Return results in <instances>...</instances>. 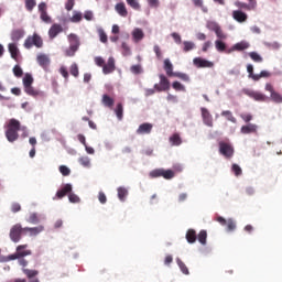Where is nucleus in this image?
Here are the masks:
<instances>
[{
  "instance_id": "nucleus-45",
  "label": "nucleus",
  "mask_w": 282,
  "mask_h": 282,
  "mask_svg": "<svg viewBox=\"0 0 282 282\" xmlns=\"http://www.w3.org/2000/svg\"><path fill=\"white\" fill-rule=\"evenodd\" d=\"M123 111H124V108L122 107V104H118L117 108L115 109V112H116V116H117L118 120H122Z\"/></svg>"
},
{
  "instance_id": "nucleus-31",
  "label": "nucleus",
  "mask_w": 282,
  "mask_h": 282,
  "mask_svg": "<svg viewBox=\"0 0 282 282\" xmlns=\"http://www.w3.org/2000/svg\"><path fill=\"white\" fill-rule=\"evenodd\" d=\"M215 47L217 50V52L224 53L226 52V54H228V50H226V42L221 41V40H216L215 41Z\"/></svg>"
},
{
  "instance_id": "nucleus-12",
  "label": "nucleus",
  "mask_w": 282,
  "mask_h": 282,
  "mask_svg": "<svg viewBox=\"0 0 282 282\" xmlns=\"http://www.w3.org/2000/svg\"><path fill=\"white\" fill-rule=\"evenodd\" d=\"M246 96H249V98H253L257 102H267L268 101V96L263 93L254 91L247 89L245 90Z\"/></svg>"
},
{
  "instance_id": "nucleus-17",
  "label": "nucleus",
  "mask_w": 282,
  "mask_h": 282,
  "mask_svg": "<svg viewBox=\"0 0 282 282\" xmlns=\"http://www.w3.org/2000/svg\"><path fill=\"white\" fill-rule=\"evenodd\" d=\"M61 32H63V25L55 23L50 28L48 36L51 40H54L61 34Z\"/></svg>"
},
{
  "instance_id": "nucleus-6",
  "label": "nucleus",
  "mask_w": 282,
  "mask_h": 282,
  "mask_svg": "<svg viewBox=\"0 0 282 282\" xmlns=\"http://www.w3.org/2000/svg\"><path fill=\"white\" fill-rule=\"evenodd\" d=\"M218 147H219L220 155L226 158V160H230V159L234 158V155H235V147H232L231 143L225 142V141H220Z\"/></svg>"
},
{
  "instance_id": "nucleus-14",
  "label": "nucleus",
  "mask_w": 282,
  "mask_h": 282,
  "mask_svg": "<svg viewBox=\"0 0 282 282\" xmlns=\"http://www.w3.org/2000/svg\"><path fill=\"white\" fill-rule=\"evenodd\" d=\"M45 230L43 225L37 227H24V235H30V237H36V235H41Z\"/></svg>"
},
{
  "instance_id": "nucleus-58",
  "label": "nucleus",
  "mask_w": 282,
  "mask_h": 282,
  "mask_svg": "<svg viewBox=\"0 0 282 282\" xmlns=\"http://www.w3.org/2000/svg\"><path fill=\"white\" fill-rule=\"evenodd\" d=\"M121 47H122V54L123 56H131V48L129 47V44H127L126 42H123L121 44Z\"/></svg>"
},
{
  "instance_id": "nucleus-34",
  "label": "nucleus",
  "mask_w": 282,
  "mask_h": 282,
  "mask_svg": "<svg viewBox=\"0 0 282 282\" xmlns=\"http://www.w3.org/2000/svg\"><path fill=\"white\" fill-rule=\"evenodd\" d=\"M24 91L25 94H28V96H33V98H36V96H41V91L34 89V87L32 86L24 87Z\"/></svg>"
},
{
  "instance_id": "nucleus-10",
  "label": "nucleus",
  "mask_w": 282,
  "mask_h": 282,
  "mask_svg": "<svg viewBox=\"0 0 282 282\" xmlns=\"http://www.w3.org/2000/svg\"><path fill=\"white\" fill-rule=\"evenodd\" d=\"M160 84H155L154 85V89L155 91H169L171 89V82L169 80V78H166V76L164 75H160Z\"/></svg>"
},
{
  "instance_id": "nucleus-23",
  "label": "nucleus",
  "mask_w": 282,
  "mask_h": 282,
  "mask_svg": "<svg viewBox=\"0 0 282 282\" xmlns=\"http://www.w3.org/2000/svg\"><path fill=\"white\" fill-rule=\"evenodd\" d=\"M25 36V31L23 29H15L11 32V41L14 43H18V41H21Z\"/></svg>"
},
{
  "instance_id": "nucleus-50",
  "label": "nucleus",
  "mask_w": 282,
  "mask_h": 282,
  "mask_svg": "<svg viewBox=\"0 0 282 282\" xmlns=\"http://www.w3.org/2000/svg\"><path fill=\"white\" fill-rule=\"evenodd\" d=\"M195 8H200L203 12H208V8L204 7V0H192Z\"/></svg>"
},
{
  "instance_id": "nucleus-29",
  "label": "nucleus",
  "mask_w": 282,
  "mask_h": 282,
  "mask_svg": "<svg viewBox=\"0 0 282 282\" xmlns=\"http://www.w3.org/2000/svg\"><path fill=\"white\" fill-rule=\"evenodd\" d=\"M170 143L172 147H180L182 144V137H180V133H174L170 137Z\"/></svg>"
},
{
  "instance_id": "nucleus-62",
  "label": "nucleus",
  "mask_w": 282,
  "mask_h": 282,
  "mask_svg": "<svg viewBox=\"0 0 282 282\" xmlns=\"http://www.w3.org/2000/svg\"><path fill=\"white\" fill-rule=\"evenodd\" d=\"M74 6H76L74 0H67L65 3V10H67V12H72V10H74Z\"/></svg>"
},
{
  "instance_id": "nucleus-16",
  "label": "nucleus",
  "mask_w": 282,
  "mask_h": 282,
  "mask_svg": "<svg viewBox=\"0 0 282 282\" xmlns=\"http://www.w3.org/2000/svg\"><path fill=\"white\" fill-rule=\"evenodd\" d=\"M202 118L206 127H213V115L206 108H200Z\"/></svg>"
},
{
  "instance_id": "nucleus-52",
  "label": "nucleus",
  "mask_w": 282,
  "mask_h": 282,
  "mask_svg": "<svg viewBox=\"0 0 282 282\" xmlns=\"http://www.w3.org/2000/svg\"><path fill=\"white\" fill-rule=\"evenodd\" d=\"M130 72H131V74H134V75L142 74V65H140V64L132 65L130 67Z\"/></svg>"
},
{
  "instance_id": "nucleus-43",
  "label": "nucleus",
  "mask_w": 282,
  "mask_h": 282,
  "mask_svg": "<svg viewBox=\"0 0 282 282\" xmlns=\"http://www.w3.org/2000/svg\"><path fill=\"white\" fill-rule=\"evenodd\" d=\"M28 12H32L36 8V0H24Z\"/></svg>"
},
{
  "instance_id": "nucleus-39",
  "label": "nucleus",
  "mask_w": 282,
  "mask_h": 282,
  "mask_svg": "<svg viewBox=\"0 0 282 282\" xmlns=\"http://www.w3.org/2000/svg\"><path fill=\"white\" fill-rule=\"evenodd\" d=\"M247 72L249 74V78H252V80H259V76L254 74V66H252V64L247 66Z\"/></svg>"
},
{
  "instance_id": "nucleus-19",
  "label": "nucleus",
  "mask_w": 282,
  "mask_h": 282,
  "mask_svg": "<svg viewBox=\"0 0 282 282\" xmlns=\"http://www.w3.org/2000/svg\"><path fill=\"white\" fill-rule=\"evenodd\" d=\"M232 18L235 19V21H237L238 23H246L248 21V14H246L243 11L241 10H235L232 11Z\"/></svg>"
},
{
  "instance_id": "nucleus-38",
  "label": "nucleus",
  "mask_w": 282,
  "mask_h": 282,
  "mask_svg": "<svg viewBox=\"0 0 282 282\" xmlns=\"http://www.w3.org/2000/svg\"><path fill=\"white\" fill-rule=\"evenodd\" d=\"M249 57L251 61H253V63H263V57L257 52H250Z\"/></svg>"
},
{
  "instance_id": "nucleus-46",
  "label": "nucleus",
  "mask_w": 282,
  "mask_h": 282,
  "mask_svg": "<svg viewBox=\"0 0 282 282\" xmlns=\"http://www.w3.org/2000/svg\"><path fill=\"white\" fill-rule=\"evenodd\" d=\"M175 78L184 80V83H191V77L186 73H174Z\"/></svg>"
},
{
  "instance_id": "nucleus-4",
  "label": "nucleus",
  "mask_w": 282,
  "mask_h": 282,
  "mask_svg": "<svg viewBox=\"0 0 282 282\" xmlns=\"http://www.w3.org/2000/svg\"><path fill=\"white\" fill-rule=\"evenodd\" d=\"M69 47L65 51L66 56H74L76 52H78V47H80V40L78 35L70 33L68 35Z\"/></svg>"
},
{
  "instance_id": "nucleus-53",
  "label": "nucleus",
  "mask_w": 282,
  "mask_h": 282,
  "mask_svg": "<svg viewBox=\"0 0 282 282\" xmlns=\"http://www.w3.org/2000/svg\"><path fill=\"white\" fill-rule=\"evenodd\" d=\"M40 19L44 23H52V17H50V14H47V11L40 13Z\"/></svg>"
},
{
  "instance_id": "nucleus-32",
  "label": "nucleus",
  "mask_w": 282,
  "mask_h": 282,
  "mask_svg": "<svg viewBox=\"0 0 282 282\" xmlns=\"http://www.w3.org/2000/svg\"><path fill=\"white\" fill-rule=\"evenodd\" d=\"M195 47H196L195 42H191V41L183 42V52L185 53L193 52Z\"/></svg>"
},
{
  "instance_id": "nucleus-64",
  "label": "nucleus",
  "mask_w": 282,
  "mask_h": 282,
  "mask_svg": "<svg viewBox=\"0 0 282 282\" xmlns=\"http://www.w3.org/2000/svg\"><path fill=\"white\" fill-rule=\"evenodd\" d=\"M79 164H82V166H89V164H91V162L89 161L88 156H82L79 159Z\"/></svg>"
},
{
  "instance_id": "nucleus-7",
  "label": "nucleus",
  "mask_w": 282,
  "mask_h": 282,
  "mask_svg": "<svg viewBox=\"0 0 282 282\" xmlns=\"http://www.w3.org/2000/svg\"><path fill=\"white\" fill-rule=\"evenodd\" d=\"M150 177H164V180H173L175 177V172L172 170L156 169L150 172Z\"/></svg>"
},
{
  "instance_id": "nucleus-28",
  "label": "nucleus",
  "mask_w": 282,
  "mask_h": 282,
  "mask_svg": "<svg viewBox=\"0 0 282 282\" xmlns=\"http://www.w3.org/2000/svg\"><path fill=\"white\" fill-rule=\"evenodd\" d=\"M164 69H165V74L167 76H175V73H173V64L171 63V59L166 58L164 59Z\"/></svg>"
},
{
  "instance_id": "nucleus-24",
  "label": "nucleus",
  "mask_w": 282,
  "mask_h": 282,
  "mask_svg": "<svg viewBox=\"0 0 282 282\" xmlns=\"http://www.w3.org/2000/svg\"><path fill=\"white\" fill-rule=\"evenodd\" d=\"M257 124L254 123H249L247 126H242L240 129V132L243 133V135H248L250 133H257Z\"/></svg>"
},
{
  "instance_id": "nucleus-5",
  "label": "nucleus",
  "mask_w": 282,
  "mask_h": 282,
  "mask_svg": "<svg viewBox=\"0 0 282 282\" xmlns=\"http://www.w3.org/2000/svg\"><path fill=\"white\" fill-rule=\"evenodd\" d=\"M23 235H25V228H23L21 224H15L11 227L9 237L13 243H19Z\"/></svg>"
},
{
  "instance_id": "nucleus-41",
  "label": "nucleus",
  "mask_w": 282,
  "mask_h": 282,
  "mask_svg": "<svg viewBox=\"0 0 282 282\" xmlns=\"http://www.w3.org/2000/svg\"><path fill=\"white\" fill-rule=\"evenodd\" d=\"M176 263L180 268V270L183 272V274H189L188 267L182 261L180 258L176 259Z\"/></svg>"
},
{
  "instance_id": "nucleus-51",
  "label": "nucleus",
  "mask_w": 282,
  "mask_h": 282,
  "mask_svg": "<svg viewBox=\"0 0 282 282\" xmlns=\"http://www.w3.org/2000/svg\"><path fill=\"white\" fill-rule=\"evenodd\" d=\"M215 34L218 41H226V39H228V35L224 32V30H221V28L218 29Z\"/></svg>"
},
{
  "instance_id": "nucleus-57",
  "label": "nucleus",
  "mask_w": 282,
  "mask_h": 282,
  "mask_svg": "<svg viewBox=\"0 0 282 282\" xmlns=\"http://www.w3.org/2000/svg\"><path fill=\"white\" fill-rule=\"evenodd\" d=\"M69 72L72 74V76H74L75 78H78V65L76 63L70 65Z\"/></svg>"
},
{
  "instance_id": "nucleus-33",
  "label": "nucleus",
  "mask_w": 282,
  "mask_h": 282,
  "mask_svg": "<svg viewBox=\"0 0 282 282\" xmlns=\"http://www.w3.org/2000/svg\"><path fill=\"white\" fill-rule=\"evenodd\" d=\"M23 274L32 281V279H35L34 276H39V271L37 270H32V269H22Z\"/></svg>"
},
{
  "instance_id": "nucleus-56",
  "label": "nucleus",
  "mask_w": 282,
  "mask_h": 282,
  "mask_svg": "<svg viewBox=\"0 0 282 282\" xmlns=\"http://www.w3.org/2000/svg\"><path fill=\"white\" fill-rule=\"evenodd\" d=\"M172 87L175 89V91H186V87H184V85H182L180 82H174Z\"/></svg>"
},
{
  "instance_id": "nucleus-1",
  "label": "nucleus",
  "mask_w": 282,
  "mask_h": 282,
  "mask_svg": "<svg viewBox=\"0 0 282 282\" xmlns=\"http://www.w3.org/2000/svg\"><path fill=\"white\" fill-rule=\"evenodd\" d=\"M25 127H21L20 120L10 119L6 131L8 142H17L19 140V131H25Z\"/></svg>"
},
{
  "instance_id": "nucleus-25",
  "label": "nucleus",
  "mask_w": 282,
  "mask_h": 282,
  "mask_svg": "<svg viewBox=\"0 0 282 282\" xmlns=\"http://www.w3.org/2000/svg\"><path fill=\"white\" fill-rule=\"evenodd\" d=\"M8 50L11 54V58H13V61H19V46H17L15 43H9Z\"/></svg>"
},
{
  "instance_id": "nucleus-37",
  "label": "nucleus",
  "mask_w": 282,
  "mask_h": 282,
  "mask_svg": "<svg viewBox=\"0 0 282 282\" xmlns=\"http://www.w3.org/2000/svg\"><path fill=\"white\" fill-rule=\"evenodd\" d=\"M221 116H224V118L229 120V122H234V124L237 123V118H235V116H232V112L230 110H224L221 112Z\"/></svg>"
},
{
  "instance_id": "nucleus-44",
  "label": "nucleus",
  "mask_w": 282,
  "mask_h": 282,
  "mask_svg": "<svg viewBox=\"0 0 282 282\" xmlns=\"http://www.w3.org/2000/svg\"><path fill=\"white\" fill-rule=\"evenodd\" d=\"M113 98L109 97V95H104L102 96V104L105 107H113Z\"/></svg>"
},
{
  "instance_id": "nucleus-8",
  "label": "nucleus",
  "mask_w": 282,
  "mask_h": 282,
  "mask_svg": "<svg viewBox=\"0 0 282 282\" xmlns=\"http://www.w3.org/2000/svg\"><path fill=\"white\" fill-rule=\"evenodd\" d=\"M25 248H28V245H19L15 249V253L9 254L7 257V261H17V259H22V257H30V254H32V251L21 252V250H25Z\"/></svg>"
},
{
  "instance_id": "nucleus-21",
  "label": "nucleus",
  "mask_w": 282,
  "mask_h": 282,
  "mask_svg": "<svg viewBox=\"0 0 282 282\" xmlns=\"http://www.w3.org/2000/svg\"><path fill=\"white\" fill-rule=\"evenodd\" d=\"M72 193V184H65L61 189L56 192L57 199H63L66 195Z\"/></svg>"
},
{
  "instance_id": "nucleus-9",
  "label": "nucleus",
  "mask_w": 282,
  "mask_h": 282,
  "mask_svg": "<svg viewBox=\"0 0 282 282\" xmlns=\"http://www.w3.org/2000/svg\"><path fill=\"white\" fill-rule=\"evenodd\" d=\"M265 91L270 93V98L272 102H275V105H282V95L274 90V86L272 84L268 83L264 87Z\"/></svg>"
},
{
  "instance_id": "nucleus-35",
  "label": "nucleus",
  "mask_w": 282,
  "mask_h": 282,
  "mask_svg": "<svg viewBox=\"0 0 282 282\" xmlns=\"http://www.w3.org/2000/svg\"><path fill=\"white\" fill-rule=\"evenodd\" d=\"M34 83V77L30 73H26L23 77V86L30 87Z\"/></svg>"
},
{
  "instance_id": "nucleus-60",
  "label": "nucleus",
  "mask_w": 282,
  "mask_h": 282,
  "mask_svg": "<svg viewBox=\"0 0 282 282\" xmlns=\"http://www.w3.org/2000/svg\"><path fill=\"white\" fill-rule=\"evenodd\" d=\"M98 34H99L100 42L101 43H107L108 37H107V33H105V30L99 29Z\"/></svg>"
},
{
  "instance_id": "nucleus-3",
  "label": "nucleus",
  "mask_w": 282,
  "mask_h": 282,
  "mask_svg": "<svg viewBox=\"0 0 282 282\" xmlns=\"http://www.w3.org/2000/svg\"><path fill=\"white\" fill-rule=\"evenodd\" d=\"M23 46L25 50H32L33 47L41 50L43 47V37L37 33H33L25 39Z\"/></svg>"
},
{
  "instance_id": "nucleus-63",
  "label": "nucleus",
  "mask_w": 282,
  "mask_h": 282,
  "mask_svg": "<svg viewBox=\"0 0 282 282\" xmlns=\"http://www.w3.org/2000/svg\"><path fill=\"white\" fill-rule=\"evenodd\" d=\"M153 52L155 53L156 58L162 61V50L160 48V45H154Z\"/></svg>"
},
{
  "instance_id": "nucleus-49",
  "label": "nucleus",
  "mask_w": 282,
  "mask_h": 282,
  "mask_svg": "<svg viewBox=\"0 0 282 282\" xmlns=\"http://www.w3.org/2000/svg\"><path fill=\"white\" fill-rule=\"evenodd\" d=\"M221 26L217 22L209 21L207 22V30H210L212 32H215L219 30Z\"/></svg>"
},
{
  "instance_id": "nucleus-11",
  "label": "nucleus",
  "mask_w": 282,
  "mask_h": 282,
  "mask_svg": "<svg viewBox=\"0 0 282 282\" xmlns=\"http://www.w3.org/2000/svg\"><path fill=\"white\" fill-rule=\"evenodd\" d=\"M193 65H195L197 67V69H204V68H213L215 67V63L208 61V59H204L202 57H195L193 59Z\"/></svg>"
},
{
  "instance_id": "nucleus-13",
  "label": "nucleus",
  "mask_w": 282,
  "mask_h": 282,
  "mask_svg": "<svg viewBox=\"0 0 282 282\" xmlns=\"http://www.w3.org/2000/svg\"><path fill=\"white\" fill-rule=\"evenodd\" d=\"M216 221H218V224H220V226H227V230L229 232H232V230H235L237 228V224L231 218L226 220V218L218 216L216 218Z\"/></svg>"
},
{
  "instance_id": "nucleus-61",
  "label": "nucleus",
  "mask_w": 282,
  "mask_h": 282,
  "mask_svg": "<svg viewBox=\"0 0 282 282\" xmlns=\"http://www.w3.org/2000/svg\"><path fill=\"white\" fill-rule=\"evenodd\" d=\"M59 173H62V175L67 177V175H69V173H72V170H69V167H67V165H61Z\"/></svg>"
},
{
  "instance_id": "nucleus-18",
  "label": "nucleus",
  "mask_w": 282,
  "mask_h": 282,
  "mask_svg": "<svg viewBox=\"0 0 282 282\" xmlns=\"http://www.w3.org/2000/svg\"><path fill=\"white\" fill-rule=\"evenodd\" d=\"M250 44L248 42L236 43L231 48L227 50V54H232V52H243V50H248Z\"/></svg>"
},
{
  "instance_id": "nucleus-20",
  "label": "nucleus",
  "mask_w": 282,
  "mask_h": 282,
  "mask_svg": "<svg viewBox=\"0 0 282 282\" xmlns=\"http://www.w3.org/2000/svg\"><path fill=\"white\" fill-rule=\"evenodd\" d=\"M151 131H153V124H151V123H142L137 129L138 135L149 134V133H151Z\"/></svg>"
},
{
  "instance_id": "nucleus-2",
  "label": "nucleus",
  "mask_w": 282,
  "mask_h": 282,
  "mask_svg": "<svg viewBox=\"0 0 282 282\" xmlns=\"http://www.w3.org/2000/svg\"><path fill=\"white\" fill-rule=\"evenodd\" d=\"M94 61H95V65H97V67H101L102 74L109 75V74H113V72H116V58H113V56H110L108 58L107 63H105V58H102L100 56H96L94 58Z\"/></svg>"
},
{
  "instance_id": "nucleus-27",
  "label": "nucleus",
  "mask_w": 282,
  "mask_h": 282,
  "mask_svg": "<svg viewBox=\"0 0 282 282\" xmlns=\"http://www.w3.org/2000/svg\"><path fill=\"white\" fill-rule=\"evenodd\" d=\"M185 237L187 243H195V241H197V232L195 229H188Z\"/></svg>"
},
{
  "instance_id": "nucleus-59",
  "label": "nucleus",
  "mask_w": 282,
  "mask_h": 282,
  "mask_svg": "<svg viewBox=\"0 0 282 282\" xmlns=\"http://www.w3.org/2000/svg\"><path fill=\"white\" fill-rule=\"evenodd\" d=\"M13 74L17 78H21V76H23V68H21L19 65H15L13 67Z\"/></svg>"
},
{
  "instance_id": "nucleus-40",
  "label": "nucleus",
  "mask_w": 282,
  "mask_h": 282,
  "mask_svg": "<svg viewBox=\"0 0 282 282\" xmlns=\"http://www.w3.org/2000/svg\"><path fill=\"white\" fill-rule=\"evenodd\" d=\"M83 21V13L78 11L73 12V17L70 18L72 23H80Z\"/></svg>"
},
{
  "instance_id": "nucleus-36",
  "label": "nucleus",
  "mask_w": 282,
  "mask_h": 282,
  "mask_svg": "<svg viewBox=\"0 0 282 282\" xmlns=\"http://www.w3.org/2000/svg\"><path fill=\"white\" fill-rule=\"evenodd\" d=\"M117 192H118V198L120 199V202H124L126 197L129 195V191H127V188L124 187H119Z\"/></svg>"
},
{
  "instance_id": "nucleus-30",
  "label": "nucleus",
  "mask_w": 282,
  "mask_h": 282,
  "mask_svg": "<svg viewBox=\"0 0 282 282\" xmlns=\"http://www.w3.org/2000/svg\"><path fill=\"white\" fill-rule=\"evenodd\" d=\"M132 36L135 43H139V41H142V39H144V31H142V29H134L132 32Z\"/></svg>"
},
{
  "instance_id": "nucleus-55",
  "label": "nucleus",
  "mask_w": 282,
  "mask_h": 282,
  "mask_svg": "<svg viewBox=\"0 0 282 282\" xmlns=\"http://www.w3.org/2000/svg\"><path fill=\"white\" fill-rule=\"evenodd\" d=\"M68 199H69L70 204H80V197H78V195H76L72 192H70V194H68Z\"/></svg>"
},
{
  "instance_id": "nucleus-22",
  "label": "nucleus",
  "mask_w": 282,
  "mask_h": 282,
  "mask_svg": "<svg viewBox=\"0 0 282 282\" xmlns=\"http://www.w3.org/2000/svg\"><path fill=\"white\" fill-rule=\"evenodd\" d=\"M36 62L43 69H47L50 67V57L45 54H39L36 57Z\"/></svg>"
},
{
  "instance_id": "nucleus-54",
  "label": "nucleus",
  "mask_w": 282,
  "mask_h": 282,
  "mask_svg": "<svg viewBox=\"0 0 282 282\" xmlns=\"http://www.w3.org/2000/svg\"><path fill=\"white\" fill-rule=\"evenodd\" d=\"M128 6H130V8H132V10H140V2H138V0H126Z\"/></svg>"
},
{
  "instance_id": "nucleus-15",
  "label": "nucleus",
  "mask_w": 282,
  "mask_h": 282,
  "mask_svg": "<svg viewBox=\"0 0 282 282\" xmlns=\"http://www.w3.org/2000/svg\"><path fill=\"white\" fill-rule=\"evenodd\" d=\"M249 3H245L241 1L236 2V8H239L240 10H256L257 8V0H248Z\"/></svg>"
},
{
  "instance_id": "nucleus-26",
  "label": "nucleus",
  "mask_w": 282,
  "mask_h": 282,
  "mask_svg": "<svg viewBox=\"0 0 282 282\" xmlns=\"http://www.w3.org/2000/svg\"><path fill=\"white\" fill-rule=\"evenodd\" d=\"M115 10L116 12H118L120 17H127L129 14V11H127V6H124V2L117 3Z\"/></svg>"
},
{
  "instance_id": "nucleus-48",
  "label": "nucleus",
  "mask_w": 282,
  "mask_h": 282,
  "mask_svg": "<svg viewBox=\"0 0 282 282\" xmlns=\"http://www.w3.org/2000/svg\"><path fill=\"white\" fill-rule=\"evenodd\" d=\"M26 221H28L29 224H34V225L39 224V221H40L39 215H37L36 213L30 214V216H29V218L26 219Z\"/></svg>"
},
{
  "instance_id": "nucleus-47",
  "label": "nucleus",
  "mask_w": 282,
  "mask_h": 282,
  "mask_svg": "<svg viewBox=\"0 0 282 282\" xmlns=\"http://www.w3.org/2000/svg\"><path fill=\"white\" fill-rule=\"evenodd\" d=\"M231 171L236 175V177H239V175H241L243 173V171L241 170V166H239V164H237V163H234L231 165Z\"/></svg>"
},
{
  "instance_id": "nucleus-42",
  "label": "nucleus",
  "mask_w": 282,
  "mask_h": 282,
  "mask_svg": "<svg viewBox=\"0 0 282 282\" xmlns=\"http://www.w3.org/2000/svg\"><path fill=\"white\" fill-rule=\"evenodd\" d=\"M206 239H208V234L206 230H200L198 234V241L202 246H206Z\"/></svg>"
}]
</instances>
